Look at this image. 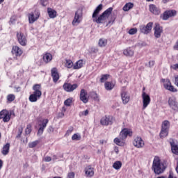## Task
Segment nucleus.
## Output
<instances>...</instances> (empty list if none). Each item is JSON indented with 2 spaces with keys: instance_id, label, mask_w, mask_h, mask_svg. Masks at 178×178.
<instances>
[{
  "instance_id": "f257e3e1",
  "label": "nucleus",
  "mask_w": 178,
  "mask_h": 178,
  "mask_svg": "<svg viewBox=\"0 0 178 178\" xmlns=\"http://www.w3.org/2000/svg\"><path fill=\"white\" fill-rule=\"evenodd\" d=\"M102 10V4H99L96 9L94 10L92 17L93 19V22H96V23H101L104 22V20H106L109 16H111V13L113 10V8L110 7L107 10H106L98 18L97 16L99 15V12Z\"/></svg>"
},
{
  "instance_id": "f03ea898",
  "label": "nucleus",
  "mask_w": 178,
  "mask_h": 178,
  "mask_svg": "<svg viewBox=\"0 0 178 178\" xmlns=\"http://www.w3.org/2000/svg\"><path fill=\"white\" fill-rule=\"evenodd\" d=\"M152 169L154 170L155 175H162L166 169V165H165V163H162L159 157L155 156L153 161Z\"/></svg>"
},
{
  "instance_id": "7ed1b4c3",
  "label": "nucleus",
  "mask_w": 178,
  "mask_h": 178,
  "mask_svg": "<svg viewBox=\"0 0 178 178\" xmlns=\"http://www.w3.org/2000/svg\"><path fill=\"white\" fill-rule=\"evenodd\" d=\"M33 92L29 96L30 102H37L40 98H41V95H42V92H41V85L35 84L33 86Z\"/></svg>"
},
{
  "instance_id": "20e7f679",
  "label": "nucleus",
  "mask_w": 178,
  "mask_h": 178,
  "mask_svg": "<svg viewBox=\"0 0 178 178\" xmlns=\"http://www.w3.org/2000/svg\"><path fill=\"white\" fill-rule=\"evenodd\" d=\"M161 82L163 83V87L165 90H168L171 92H177V89L175 88V86L172 85L170 80H169L168 79H161Z\"/></svg>"
},
{
  "instance_id": "39448f33",
  "label": "nucleus",
  "mask_w": 178,
  "mask_h": 178,
  "mask_svg": "<svg viewBox=\"0 0 178 178\" xmlns=\"http://www.w3.org/2000/svg\"><path fill=\"white\" fill-rule=\"evenodd\" d=\"M153 30L155 38L158 39L162 37V34H163V27L161 26L159 24H156Z\"/></svg>"
},
{
  "instance_id": "423d86ee",
  "label": "nucleus",
  "mask_w": 178,
  "mask_h": 178,
  "mask_svg": "<svg viewBox=\"0 0 178 178\" xmlns=\"http://www.w3.org/2000/svg\"><path fill=\"white\" fill-rule=\"evenodd\" d=\"M17 38L19 44L22 47H26L27 45V38L24 35V33L22 32L17 33Z\"/></svg>"
},
{
  "instance_id": "0eeeda50",
  "label": "nucleus",
  "mask_w": 178,
  "mask_h": 178,
  "mask_svg": "<svg viewBox=\"0 0 178 178\" xmlns=\"http://www.w3.org/2000/svg\"><path fill=\"white\" fill-rule=\"evenodd\" d=\"M140 31L142 34H145L146 35L149 34V33L152 31V23H148L147 25L140 26Z\"/></svg>"
},
{
  "instance_id": "6e6552de",
  "label": "nucleus",
  "mask_w": 178,
  "mask_h": 178,
  "mask_svg": "<svg viewBox=\"0 0 178 178\" xmlns=\"http://www.w3.org/2000/svg\"><path fill=\"white\" fill-rule=\"evenodd\" d=\"M168 105L172 111H175V112H178V103L176 100V97H171L168 99Z\"/></svg>"
},
{
  "instance_id": "1a4fd4ad",
  "label": "nucleus",
  "mask_w": 178,
  "mask_h": 178,
  "mask_svg": "<svg viewBox=\"0 0 178 178\" xmlns=\"http://www.w3.org/2000/svg\"><path fill=\"white\" fill-rule=\"evenodd\" d=\"M142 99H143V108L145 109V108H147V106H148L151 102V97L148 94H146L145 92H143Z\"/></svg>"
},
{
  "instance_id": "9d476101",
  "label": "nucleus",
  "mask_w": 178,
  "mask_h": 178,
  "mask_svg": "<svg viewBox=\"0 0 178 178\" xmlns=\"http://www.w3.org/2000/svg\"><path fill=\"white\" fill-rule=\"evenodd\" d=\"M121 98L124 105H126L130 102V94H129V92L126 91L124 89L121 92Z\"/></svg>"
},
{
  "instance_id": "9b49d317",
  "label": "nucleus",
  "mask_w": 178,
  "mask_h": 178,
  "mask_svg": "<svg viewBox=\"0 0 178 178\" xmlns=\"http://www.w3.org/2000/svg\"><path fill=\"white\" fill-rule=\"evenodd\" d=\"M78 87L79 85L76 83L72 85V83H65L63 84V89L67 92H72V91H74V90H76V88H77Z\"/></svg>"
},
{
  "instance_id": "f8f14e48",
  "label": "nucleus",
  "mask_w": 178,
  "mask_h": 178,
  "mask_svg": "<svg viewBox=\"0 0 178 178\" xmlns=\"http://www.w3.org/2000/svg\"><path fill=\"white\" fill-rule=\"evenodd\" d=\"M81 20H83V10L79 9L75 13L74 19L72 21V23H81Z\"/></svg>"
},
{
  "instance_id": "ddd939ff",
  "label": "nucleus",
  "mask_w": 178,
  "mask_h": 178,
  "mask_svg": "<svg viewBox=\"0 0 178 178\" xmlns=\"http://www.w3.org/2000/svg\"><path fill=\"white\" fill-rule=\"evenodd\" d=\"M127 136L131 137L133 136V131L129 129H124L120 134V137L122 140H126Z\"/></svg>"
},
{
  "instance_id": "4468645a",
  "label": "nucleus",
  "mask_w": 178,
  "mask_h": 178,
  "mask_svg": "<svg viewBox=\"0 0 178 178\" xmlns=\"http://www.w3.org/2000/svg\"><path fill=\"white\" fill-rule=\"evenodd\" d=\"M113 120V118L111 116H104L101 120L100 123L102 126H109V124H112Z\"/></svg>"
},
{
  "instance_id": "2eb2a0df",
  "label": "nucleus",
  "mask_w": 178,
  "mask_h": 178,
  "mask_svg": "<svg viewBox=\"0 0 178 178\" xmlns=\"http://www.w3.org/2000/svg\"><path fill=\"white\" fill-rule=\"evenodd\" d=\"M177 12L175 10H170L165 11L163 15V20H168L169 17H173L174 16H176Z\"/></svg>"
},
{
  "instance_id": "dca6fc26",
  "label": "nucleus",
  "mask_w": 178,
  "mask_h": 178,
  "mask_svg": "<svg viewBox=\"0 0 178 178\" xmlns=\"http://www.w3.org/2000/svg\"><path fill=\"white\" fill-rule=\"evenodd\" d=\"M133 144L134 147H136V148H143V147L145 145L144 140H143L141 137H136L134 139Z\"/></svg>"
},
{
  "instance_id": "f3484780",
  "label": "nucleus",
  "mask_w": 178,
  "mask_h": 178,
  "mask_svg": "<svg viewBox=\"0 0 178 178\" xmlns=\"http://www.w3.org/2000/svg\"><path fill=\"white\" fill-rule=\"evenodd\" d=\"M80 99L82 101V102H83V104H87V102H88V94L84 89L81 90Z\"/></svg>"
},
{
  "instance_id": "a211bd4d",
  "label": "nucleus",
  "mask_w": 178,
  "mask_h": 178,
  "mask_svg": "<svg viewBox=\"0 0 178 178\" xmlns=\"http://www.w3.org/2000/svg\"><path fill=\"white\" fill-rule=\"evenodd\" d=\"M40 17V13L38 11H35L34 13H31L29 15V23H34V22H37V19Z\"/></svg>"
},
{
  "instance_id": "6ab92c4d",
  "label": "nucleus",
  "mask_w": 178,
  "mask_h": 178,
  "mask_svg": "<svg viewBox=\"0 0 178 178\" xmlns=\"http://www.w3.org/2000/svg\"><path fill=\"white\" fill-rule=\"evenodd\" d=\"M149 10L152 13L153 15H161V9L159 8L156 7L154 4H151L149 6Z\"/></svg>"
},
{
  "instance_id": "aec40b11",
  "label": "nucleus",
  "mask_w": 178,
  "mask_h": 178,
  "mask_svg": "<svg viewBox=\"0 0 178 178\" xmlns=\"http://www.w3.org/2000/svg\"><path fill=\"white\" fill-rule=\"evenodd\" d=\"M51 72L54 83H57L58 80H59V73L58 72V69L56 67H54L51 69Z\"/></svg>"
},
{
  "instance_id": "412c9836",
  "label": "nucleus",
  "mask_w": 178,
  "mask_h": 178,
  "mask_svg": "<svg viewBox=\"0 0 178 178\" xmlns=\"http://www.w3.org/2000/svg\"><path fill=\"white\" fill-rule=\"evenodd\" d=\"M85 175L87 177H92L94 176V168L91 167V165L86 167Z\"/></svg>"
},
{
  "instance_id": "4be33fe9",
  "label": "nucleus",
  "mask_w": 178,
  "mask_h": 178,
  "mask_svg": "<svg viewBox=\"0 0 178 178\" xmlns=\"http://www.w3.org/2000/svg\"><path fill=\"white\" fill-rule=\"evenodd\" d=\"M49 120L48 119H44L42 120V123L41 127L39 128L38 131V136H41L44 133V129L47 127V124H48V122Z\"/></svg>"
},
{
  "instance_id": "5701e85b",
  "label": "nucleus",
  "mask_w": 178,
  "mask_h": 178,
  "mask_svg": "<svg viewBox=\"0 0 178 178\" xmlns=\"http://www.w3.org/2000/svg\"><path fill=\"white\" fill-rule=\"evenodd\" d=\"M12 54L15 56H22L23 55V50L17 46H13L12 49Z\"/></svg>"
},
{
  "instance_id": "b1692460",
  "label": "nucleus",
  "mask_w": 178,
  "mask_h": 178,
  "mask_svg": "<svg viewBox=\"0 0 178 178\" xmlns=\"http://www.w3.org/2000/svg\"><path fill=\"white\" fill-rule=\"evenodd\" d=\"M123 54L125 56L131 58L132 56H134V50H133L131 47H128L123 50Z\"/></svg>"
},
{
  "instance_id": "393cba45",
  "label": "nucleus",
  "mask_w": 178,
  "mask_h": 178,
  "mask_svg": "<svg viewBox=\"0 0 178 178\" xmlns=\"http://www.w3.org/2000/svg\"><path fill=\"white\" fill-rule=\"evenodd\" d=\"M172 152L175 155H178V145L174 140L170 141Z\"/></svg>"
},
{
  "instance_id": "a878e982",
  "label": "nucleus",
  "mask_w": 178,
  "mask_h": 178,
  "mask_svg": "<svg viewBox=\"0 0 178 178\" xmlns=\"http://www.w3.org/2000/svg\"><path fill=\"white\" fill-rule=\"evenodd\" d=\"M43 60L45 63H49L52 60V54L49 53H46L43 56Z\"/></svg>"
},
{
  "instance_id": "bb28decb",
  "label": "nucleus",
  "mask_w": 178,
  "mask_h": 178,
  "mask_svg": "<svg viewBox=\"0 0 178 178\" xmlns=\"http://www.w3.org/2000/svg\"><path fill=\"white\" fill-rule=\"evenodd\" d=\"M10 148V143H6L3 147L1 151L3 155H8L9 154V149Z\"/></svg>"
},
{
  "instance_id": "cd10ccee",
  "label": "nucleus",
  "mask_w": 178,
  "mask_h": 178,
  "mask_svg": "<svg viewBox=\"0 0 178 178\" xmlns=\"http://www.w3.org/2000/svg\"><path fill=\"white\" fill-rule=\"evenodd\" d=\"M98 45L100 48H104V47L108 45V40L105 38H100L98 41Z\"/></svg>"
},
{
  "instance_id": "c85d7f7f",
  "label": "nucleus",
  "mask_w": 178,
  "mask_h": 178,
  "mask_svg": "<svg viewBox=\"0 0 178 178\" xmlns=\"http://www.w3.org/2000/svg\"><path fill=\"white\" fill-rule=\"evenodd\" d=\"M104 87L107 91H111V90H113L115 88V83L112 82L107 81L104 84Z\"/></svg>"
},
{
  "instance_id": "c756f323",
  "label": "nucleus",
  "mask_w": 178,
  "mask_h": 178,
  "mask_svg": "<svg viewBox=\"0 0 178 178\" xmlns=\"http://www.w3.org/2000/svg\"><path fill=\"white\" fill-rule=\"evenodd\" d=\"M133 8H134V4L133 3H127L122 9L124 12H129V10L133 9Z\"/></svg>"
},
{
  "instance_id": "7c9ffc66",
  "label": "nucleus",
  "mask_w": 178,
  "mask_h": 178,
  "mask_svg": "<svg viewBox=\"0 0 178 178\" xmlns=\"http://www.w3.org/2000/svg\"><path fill=\"white\" fill-rule=\"evenodd\" d=\"M169 127H170V122H169L168 120L163 121L161 125V129L169 131Z\"/></svg>"
},
{
  "instance_id": "2f4dec72",
  "label": "nucleus",
  "mask_w": 178,
  "mask_h": 178,
  "mask_svg": "<svg viewBox=\"0 0 178 178\" xmlns=\"http://www.w3.org/2000/svg\"><path fill=\"white\" fill-rule=\"evenodd\" d=\"M47 12L51 19H54V17H56V11H55V10H53L51 8H48Z\"/></svg>"
},
{
  "instance_id": "473e14b6",
  "label": "nucleus",
  "mask_w": 178,
  "mask_h": 178,
  "mask_svg": "<svg viewBox=\"0 0 178 178\" xmlns=\"http://www.w3.org/2000/svg\"><path fill=\"white\" fill-rule=\"evenodd\" d=\"M83 65H84V63H83V60H79L74 64V65L73 66V69H81Z\"/></svg>"
},
{
  "instance_id": "72a5a7b5",
  "label": "nucleus",
  "mask_w": 178,
  "mask_h": 178,
  "mask_svg": "<svg viewBox=\"0 0 178 178\" xmlns=\"http://www.w3.org/2000/svg\"><path fill=\"white\" fill-rule=\"evenodd\" d=\"M10 113H9V111H6V113L4 114V117H3V122L5 123L9 122L10 120Z\"/></svg>"
},
{
  "instance_id": "f704fd0d",
  "label": "nucleus",
  "mask_w": 178,
  "mask_h": 178,
  "mask_svg": "<svg viewBox=\"0 0 178 178\" xmlns=\"http://www.w3.org/2000/svg\"><path fill=\"white\" fill-rule=\"evenodd\" d=\"M113 169H115V170H119V169H120V168H122V162L121 161H115L113 164Z\"/></svg>"
},
{
  "instance_id": "c9c22d12",
  "label": "nucleus",
  "mask_w": 178,
  "mask_h": 178,
  "mask_svg": "<svg viewBox=\"0 0 178 178\" xmlns=\"http://www.w3.org/2000/svg\"><path fill=\"white\" fill-rule=\"evenodd\" d=\"M114 143L117 145H120V146L124 145V143H123V140L120 138H120H115L114 139Z\"/></svg>"
},
{
  "instance_id": "e433bc0d",
  "label": "nucleus",
  "mask_w": 178,
  "mask_h": 178,
  "mask_svg": "<svg viewBox=\"0 0 178 178\" xmlns=\"http://www.w3.org/2000/svg\"><path fill=\"white\" fill-rule=\"evenodd\" d=\"M169 134V131L167 129H161V131L160 133V137L161 138H165Z\"/></svg>"
},
{
  "instance_id": "4c0bfd02",
  "label": "nucleus",
  "mask_w": 178,
  "mask_h": 178,
  "mask_svg": "<svg viewBox=\"0 0 178 178\" xmlns=\"http://www.w3.org/2000/svg\"><path fill=\"white\" fill-rule=\"evenodd\" d=\"M81 140V136L79 134H75L72 137V141H80Z\"/></svg>"
},
{
  "instance_id": "58836bf2",
  "label": "nucleus",
  "mask_w": 178,
  "mask_h": 178,
  "mask_svg": "<svg viewBox=\"0 0 178 178\" xmlns=\"http://www.w3.org/2000/svg\"><path fill=\"white\" fill-rule=\"evenodd\" d=\"M65 67L68 69H72V67H73V61H72L71 60H67Z\"/></svg>"
},
{
  "instance_id": "ea45409f",
  "label": "nucleus",
  "mask_w": 178,
  "mask_h": 178,
  "mask_svg": "<svg viewBox=\"0 0 178 178\" xmlns=\"http://www.w3.org/2000/svg\"><path fill=\"white\" fill-rule=\"evenodd\" d=\"M15 98H16L15 95L10 94L7 96V101H8V102H13V101H15Z\"/></svg>"
},
{
  "instance_id": "a19ab883",
  "label": "nucleus",
  "mask_w": 178,
  "mask_h": 178,
  "mask_svg": "<svg viewBox=\"0 0 178 178\" xmlns=\"http://www.w3.org/2000/svg\"><path fill=\"white\" fill-rule=\"evenodd\" d=\"M109 77V74H103L102 75V77L100 79V83H105L106 80H108V78Z\"/></svg>"
},
{
  "instance_id": "79ce46f5",
  "label": "nucleus",
  "mask_w": 178,
  "mask_h": 178,
  "mask_svg": "<svg viewBox=\"0 0 178 178\" xmlns=\"http://www.w3.org/2000/svg\"><path fill=\"white\" fill-rule=\"evenodd\" d=\"M40 142L38 140H35L33 142H31L29 143V148H34V147H37V145Z\"/></svg>"
},
{
  "instance_id": "37998d69",
  "label": "nucleus",
  "mask_w": 178,
  "mask_h": 178,
  "mask_svg": "<svg viewBox=\"0 0 178 178\" xmlns=\"http://www.w3.org/2000/svg\"><path fill=\"white\" fill-rule=\"evenodd\" d=\"M31 133V124H28L25 129V134L29 135Z\"/></svg>"
},
{
  "instance_id": "c03bdc74",
  "label": "nucleus",
  "mask_w": 178,
  "mask_h": 178,
  "mask_svg": "<svg viewBox=\"0 0 178 178\" xmlns=\"http://www.w3.org/2000/svg\"><path fill=\"white\" fill-rule=\"evenodd\" d=\"M129 34L131 35H134V34H137V28H132L129 31Z\"/></svg>"
},
{
  "instance_id": "a18cd8bd",
  "label": "nucleus",
  "mask_w": 178,
  "mask_h": 178,
  "mask_svg": "<svg viewBox=\"0 0 178 178\" xmlns=\"http://www.w3.org/2000/svg\"><path fill=\"white\" fill-rule=\"evenodd\" d=\"M65 106H70L72 105V98H69L64 102Z\"/></svg>"
},
{
  "instance_id": "49530a36",
  "label": "nucleus",
  "mask_w": 178,
  "mask_h": 178,
  "mask_svg": "<svg viewBox=\"0 0 178 178\" xmlns=\"http://www.w3.org/2000/svg\"><path fill=\"white\" fill-rule=\"evenodd\" d=\"M98 51H99L98 47H92L90 49V52L92 54H97V52H98Z\"/></svg>"
},
{
  "instance_id": "de8ad7c7",
  "label": "nucleus",
  "mask_w": 178,
  "mask_h": 178,
  "mask_svg": "<svg viewBox=\"0 0 178 178\" xmlns=\"http://www.w3.org/2000/svg\"><path fill=\"white\" fill-rule=\"evenodd\" d=\"M7 111L8 110H3L0 112V119H3V117L5 116V114Z\"/></svg>"
},
{
  "instance_id": "09e8293b",
  "label": "nucleus",
  "mask_w": 178,
  "mask_h": 178,
  "mask_svg": "<svg viewBox=\"0 0 178 178\" xmlns=\"http://www.w3.org/2000/svg\"><path fill=\"white\" fill-rule=\"evenodd\" d=\"M88 115V110L82 111L79 113V116H87Z\"/></svg>"
},
{
  "instance_id": "8fccbe9b",
  "label": "nucleus",
  "mask_w": 178,
  "mask_h": 178,
  "mask_svg": "<svg viewBox=\"0 0 178 178\" xmlns=\"http://www.w3.org/2000/svg\"><path fill=\"white\" fill-rule=\"evenodd\" d=\"M40 3L42 6H47L48 5V0H40Z\"/></svg>"
},
{
  "instance_id": "3c124183",
  "label": "nucleus",
  "mask_w": 178,
  "mask_h": 178,
  "mask_svg": "<svg viewBox=\"0 0 178 178\" xmlns=\"http://www.w3.org/2000/svg\"><path fill=\"white\" fill-rule=\"evenodd\" d=\"M44 162H51L52 161V158L51 156H47L44 159Z\"/></svg>"
},
{
  "instance_id": "603ef678",
  "label": "nucleus",
  "mask_w": 178,
  "mask_h": 178,
  "mask_svg": "<svg viewBox=\"0 0 178 178\" xmlns=\"http://www.w3.org/2000/svg\"><path fill=\"white\" fill-rule=\"evenodd\" d=\"M17 19V17H16V16L11 17V18L10 19V23H14V22H16Z\"/></svg>"
},
{
  "instance_id": "864d4df0",
  "label": "nucleus",
  "mask_w": 178,
  "mask_h": 178,
  "mask_svg": "<svg viewBox=\"0 0 178 178\" xmlns=\"http://www.w3.org/2000/svg\"><path fill=\"white\" fill-rule=\"evenodd\" d=\"M173 49L175 50V51H178V40H177V42H175L174 47H173Z\"/></svg>"
},
{
  "instance_id": "5fc2aeb1",
  "label": "nucleus",
  "mask_w": 178,
  "mask_h": 178,
  "mask_svg": "<svg viewBox=\"0 0 178 178\" xmlns=\"http://www.w3.org/2000/svg\"><path fill=\"white\" fill-rule=\"evenodd\" d=\"M154 65H155V61H154V60L149 61V67H152V66H154Z\"/></svg>"
},
{
  "instance_id": "6e6d98bb",
  "label": "nucleus",
  "mask_w": 178,
  "mask_h": 178,
  "mask_svg": "<svg viewBox=\"0 0 178 178\" xmlns=\"http://www.w3.org/2000/svg\"><path fill=\"white\" fill-rule=\"evenodd\" d=\"M72 131H73V127H70V128L67 131L66 134H71Z\"/></svg>"
},
{
  "instance_id": "4d7b16f0",
  "label": "nucleus",
  "mask_w": 178,
  "mask_h": 178,
  "mask_svg": "<svg viewBox=\"0 0 178 178\" xmlns=\"http://www.w3.org/2000/svg\"><path fill=\"white\" fill-rule=\"evenodd\" d=\"M175 84L178 87V76L175 77Z\"/></svg>"
},
{
  "instance_id": "13d9d810",
  "label": "nucleus",
  "mask_w": 178,
  "mask_h": 178,
  "mask_svg": "<svg viewBox=\"0 0 178 178\" xmlns=\"http://www.w3.org/2000/svg\"><path fill=\"white\" fill-rule=\"evenodd\" d=\"M172 69H174L175 70L178 69V63L172 66Z\"/></svg>"
},
{
  "instance_id": "bf43d9fd",
  "label": "nucleus",
  "mask_w": 178,
  "mask_h": 178,
  "mask_svg": "<svg viewBox=\"0 0 178 178\" xmlns=\"http://www.w3.org/2000/svg\"><path fill=\"white\" fill-rule=\"evenodd\" d=\"M23 133V127L19 128L18 129V134H22Z\"/></svg>"
},
{
  "instance_id": "052dcab7",
  "label": "nucleus",
  "mask_w": 178,
  "mask_h": 178,
  "mask_svg": "<svg viewBox=\"0 0 178 178\" xmlns=\"http://www.w3.org/2000/svg\"><path fill=\"white\" fill-rule=\"evenodd\" d=\"M168 178H177L176 177L173 176V174L172 172H170V175Z\"/></svg>"
},
{
  "instance_id": "680f3d73",
  "label": "nucleus",
  "mask_w": 178,
  "mask_h": 178,
  "mask_svg": "<svg viewBox=\"0 0 178 178\" xmlns=\"http://www.w3.org/2000/svg\"><path fill=\"white\" fill-rule=\"evenodd\" d=\"M93 98H94L95 99H98V95H97V93H93Z\"/></svg>"
},
{
  "instance_id": "e2e57ef3",
  "label": "nucleus",
  "mask_w": 178,
  "mask_h": 178,
  "mask_svg": "<svg viewBox=\"0 0 178 178\" xmlns=\"http://www.w3.org/2000/svg\"><path fill=\"white\" fill-rule=\"evenodd\" d=\"M100 144L103 145V144H106V140H101L99 141Z\"/></svg>"
},
{
  "instance_id": "0e129e2a",
  "label": "nucleus",
  "mask_w": 178,
  "mask_h": 178,
  "mask_svg": "<svg viewBox=\"0 0 178 178\" xmlns=\"http://www.w3.org/2000/svg\"><path fill=\"white\" fill-rule=\"evenodd\" d=\"M2 160H0V169H2V165H3Z\"/></svg>"
},
{
  "instance_id": "69168bd1",
  "label": "nucleus",
  "mask_w": 178,
  "mask_h": 178,
  "mask_svg": "<svg viewBox=\"0 0 178 178\" xmlns=\"http://www.w3.org/2000/svg\"><path fill=\"white\" fill-rule=\"evenodd\" d=\"M56 159H58V157L56 155L53 156V161H56Z\"/></svg>"
},
{
  "instance_id": "338daca9",
  "label": "nucleus",
  "mask_w": 178,
  "mask_h": 178,
  "mask_svg": "<svg viewBox=\"0 0 178 178\" xmlns=\"http://www.w3.org/2000/svg\"><path fill=\"white\" fill-rule=\"evenodd\" d=\"M115 152L116 154H119V149L115 148Z\"/></svg>"
},
{
  "instance_id": "774afa93",
  "label": "nucleus",
  "mask_w": 178,
  "mask_h": 178,
  "mask_svg": "<svg viewBox=\"0 0 178 178\" xmlns=\"http://www.w3.org/2000/svg\"><path fill=\"white\" fill-rule=\"evenodd\" d=\"M16 90H17V92H19V91H20V87L16 88Z\"/></svg>"
}]
</instances>
